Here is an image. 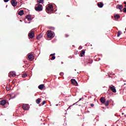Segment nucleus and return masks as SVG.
Segmentation results:
<instances>
[{
	"mask_svg": "<svg viewBox=\"0 0 126 126\" xmlns=\"http://www.w3.org/2000/svg\"><path fill=\"white\" fill-rule=\"evenodd\" d=\"M34 9L36 11H38V12L40 11H42V10H43V5L40 4H36L34 7Z\"/></svg>",
	"mask_w": 126,
	"mask_h": 126,
	"instance_id": "f257e3e1",
	"label": "nucleus"
},
{
	"mask_svg": "<svg viewBox=\"0 0 126 126\" xmlns=\"http://www.w3.org/2000/svg\"><path fill=\"white\" fill-rule=\"evenodd\" d=\"M54 10V7L53 6V5L51 4H49L48 5L46 6V11L47 12L50 11L52 12Z\"/></svg>",
	"mask_w": 126,
	"mask_h": 126,
	"instance_id": "f03ea898",
	"label": "nucleus"
},
{
	"mask_svg": "<svg viewBox=\"0 0 126 126\" xmlns=\"http://www.w3.org/2000/svg\"><path fill=\"white\" fill-rule=\"evenodd\" d=\"M47 36L48 38H53V37L54 36V34L53 33H52V31H47Z\"/></svg>",
	"mask_w": 126,
	"mask_h": 126,
	"instance_id": "7ed1b4c3",
	"label": "nucleus"
},
{
	"mask_svg": "<svg viewBox=\"0 0 126 126\" xmlns=\"http://www.w3.org/2000/svg\"><path fill=\"white\" fill-rule=\"evenodd\" d=\"M8 76L9 77H15L16 76V74L15 73V72L14 71H11L9 73Z\"/></svg>",
	"mask_w": 126,
	"mask_h": 126,
	"instance_id": "20e7f679",
	"label": "nucleus"
},
{
	"mask_svg": "<svg viewBox=\"0 0 126 126\" xmlns=\"http://www.w3.org/2000/svg\"><path fill=\"white\" fill-rule=\"evenodd\" d=\"M7 104V101L5 99H2L0 101V104L1 106H4Z\"/></svg>",
	"mask_w": 126,
	"mask_h": 126,
	"instance_id": "39448f33",
	"label": "nucleus"
},
{
	"mask_svg": "<svg viewBox=\"0 0 126 126\" xmlns=\"http://www.w3.org/2000/svg\"><path fill=\"white\" fill-rule=\"evenodd\" d=\"M29 38L30 39H33L34 38V36H35V33H34V32H31L29 33L28 35Z\"/></svg>",
	"mask_w": 126,
	"mask_h": 126,
	"instance_id": "423d86ee",
	"label": "nucleus"
},
{
	"mask_svg": "<svg viewBox=\"0 0 126 126\" xmlns=\"http://www.w3.org/2000/svg\"><path fill=\"white\" fill-rule=\"evenodd\" d=\"M28 59L29 61H33V60H34V56H33V54H29L28 56Z\"/></svg>",
	"mask_w": 126,
	"mask_h": 126,
	"instance_id": "0eeeda50",
	"label": "nucleus"
},
{
	"mask_svg": "<svg viewBox=\"0 0 126 126\" xmlns=\"http://www.w3.org/2000/svg\"><path fill=\"white\" fill-rule=\"evenodd\" d=\"M109 88L110 89V90H111V91H112V92H113V93H116V92H117V90H116V88H115V86H109Z\"/></svg>",
	"mask_w": 126,
	"mask_h": 126,
	"instance_id": "6e6552de",
	"label": "nucleus"
},
{
	"mask_svg": "<svg viewBox=\"0 0 126 126\" xmlns=\"http://www.w3.org/2000/svg\"><path fill=\"white\" fill-rule=\"evenodd\" d=\"M22 109L25 111H28L29 110V107H28V105L27 104H24L22 106Z\"/></svg>",
	"mask_w": 126,
	"mask_h": 126,
	"instance_id": "1a4fd4ad",
	"label": "nucleus"
},
{
	"mask_svg": "<svg viewBox=\"0 0 126 126\" xmlns=\"http://www.w3.org/2000/svg\"><path fill=\"white\" fill-rule=\"evenodd\" d=\"M71 82L73 85H75V86H77L78 85V83H77V82L75 80V79H72L71 80Z\"/></svg>",
	"mask_w": 126,
	"mask_h": 126,
	"instance_id": "9d476101",
	"label": "nucleus"
},
{
	"mask_svg": "<svg viewBox=\"0 0 126 126\" xmlns=\"http://www.w3.org/2000/svg\"><path fill=\"white\" fill-rule=\"evenodd\" d=\"M26 19L28 20V21H31L32 19H33V18L32 17V16L31 15H28L26 16Z\"/></svg>",
	"mask_w": 126,
	"mask_h": 126,
	"instance_id": "9b49d317",
	"label": "nucleus"
},
{
	"mask_svg": "<svg viewBox=\"0 0 126 126\" xmlns=\"http://www.w3.org/2000/svg\"><path fill=\"white\" fill-rule=\"evenodd\" d=\"M11 3L13 6H16L17 4V1H16V0H12L11 1Z\"/></svg>",
	"mask_w": 126,
	"mask_h": 126,
	"instance_id": "f8f14e48",
	"label": "nucleus"
},
{
	"mask_svg": "<svg viewBox=\"0 0 126 126\" xmlns=\"http://www.w3.org/2000/svg\"><path fill=\"white\" fill-rule=\"evenodd\" d=\"M123 5L118 4L116 5L117 9H123Z\"/></svg>",
	"mask_w": 126,
	"mask_h": 126,
	"instance_id": "ddd939ff",
	"label": "nucleus"
},
{
	"mask_svg": "<svg viewBox=\"0 0 126 126\" xmlns=\"http://www.w3.org/2000/svg\"><path fill=\"white\" fill-rule=\"evenodd\" d=\"M97 6L98 7L102 8L104 6V4L102 2H99L97 3Z\"/></svg>",
	"mask_w": 126,
	"mask_h": 126,
	"instance_id": "4468645a",
	"label": "nucleus"
},
{
	"mask_svg": "<svg viewBox=\"0 0 126 126\" xmlns=\"http://www.w3.org/2000/svg\"><path fill=\"white\" fill-rule=\"evenodd\" d=\"M85 55V50H82L81 51V53L80 54V57H84V55Z\"/></svg>",
	"mask_w": 126,
	"mask_h": 126,
	"instance_id": "2eb2a0df",
	"label": "nucleus"
},
{
	"mask_svg": "<svg viewBox=\"0 0 126 126\" xmlns=\"http://www.w3.org/2000/svg\"><path fill=\"white\" fill-rule=\"evenodd\" d=\"M100 101L101 103H102V104H104V103L106 102V99H105V97H102L100 99Z\"/></svg>",
	"mask_w": 126,
	"mask_h": 126,
	"instance_id": "dca6fc26",
	"label": "nucleus"
},
{
	"mask_svg": "<svg viewBox=\"0 0 126 126\" xmlns=\"http://www.w3.org/2000/svg\"><path fill=\"white\" fill-rule=\"evenodd\" d=\"M109 103H110V100H108L105 101L103 104L105 105V106H106V107H108V106H109Z\"/></svg>",
	"mask_w": 126,
	"mask_h": 126,
	"instance_id": "f3484780",
	"label": "nucleus"
},
{
	"mask_svg": "<svg viewBox=\"0 0 126 126\" xmlns=\"http://www.w3.org/2000/svg\"><path fill=\"white\" fill-rule=\"evenodd\" d=\"M18 14L19 15H23V14H24V11L23 10H21L20 11H19L18 12Z\"/></svg>",
	"mask_w": 126,
	"mask_h": 126,
	"instance_id": "a211bd4d",
	"label": "nucleus"
},
{
	"mask_svg": "<svg viewBox=\"0 0 126 126\" xmlns=\"http://www.w3.org/2000/svg\"><path fill=\"white\" fill-rule=\"evenodd\" d=\"M44 85L41 84V85H40L39 86H38V89H40V90H42L43 88H44Z\"/></svg>",
	"mask_w": 126,
	"mask_h": 126,
	"instance_id": "6ab92c4d",
	"label": "nucleus"
},
{
	"mask_svg": "<svg viewBox=\"0 0 126 126\" xmlns=\"http://www.w3.org/2000/svg\"><path fill=\"white\" fill-rule=\"evenodd\" d=\"M121 16L119 14L114 15V18L115 19H119Z\"/></svg>",
	"mask_w": 126,
	"mask_h": 126,
	"instance_id": "aec40b11",
	"label": "nucleus"
},
{
	"mask_svg": "<svg viewBox=\"0 0 126 126\" xmlns=\"http://www.w3.org/2000/svg\"><path fill=\"white\" fill-rule=\"evenodd\" d=\"M37 2L39 4L40 3H44V0H37Z\"/></svg>",
	"mask_w": 126,
	"mask_h": 126,
	"instance_id": "412c9836",
	"label": "nucleus"
},
{
	"mask_svg": "<svg viewBox=\"0 0 126 126\" xmlns=\"http://www.w3.org/2000/svg\"><path fill=\"white\" fill-rule=\"evenodd\" d=\"M121 34H122V32H121L120 31H119L117 32V37H120V36H121Z\"/></svg>",
	"mask_w": 126,
	"mask_h": 126,
	"instance_id": "4be33fe9",
	"label": "nucleus"
},
{
	"mask_svg": "<svg viewBox=\"0 0 126 126\" xmlns=\"http://www.w3.org/2000/svg\"><path fill=\"white\" fill-rule=\"evenodd\" d=\"M40 102H41V98H38L37 99V100H36V102L37 103V104H40Z\"/></svg>",
	"mask_w": 126,
	"mask_h": 126,
	"instance_id": "5701e85b",
	"label": "nucleus"
},
{
	"mask_svg": "<svg viewBox=\"0 0 126 126\" xmlns=\"http://www.w3.org/2000/svg\"><path fill=\"white\" fill-rule=\"evenodd\" d=\"M10 97L12 98V99H13V98H15V94H12L10 95Z\"/></svg>",
	"mask_w": 126,
	"mask_h": 126,
	"instance_id": "b1692460",
	"label": "nucleus"
},
{
	"mask_svg": "<svg viewBox=\"0 0 126 126\" xmlns=\"http://www.w3.org/2000/svg\"><path fill=\"white\" fill-rule=\"evenodd\" d=\"M46 103H47V101H46V100L43 101L42 102V106L44 105H45V104Z\"/></svg>",
	"mask_w": 126,
	"mask_h": 126,
	"instance_id": "393cba45",
	"label": "nucleus"
},
{
	"mask_svg": "<svg viewBox=\"0 0 126 126\" xmlns=\"http://www.w3.org/2000/svg\"><path fill=\"white\" fill-rule=\"evenodd\" d=\"M26 76H27V74H23L22 75V77H23L24 78H25V77H26Z\"/></svg>",
	"mask_w": 126,
	"mask_h": 126,
	"instance_id": "a878e982",
	"label": "nucleus"
},
{
	"mask_svg": "<svg viewBox=\"0 0 126 126\" xmlns=\"http://www.w3.org/2000/svg\"><path fill=\"white\" fill-rule=\"evenodd\" d=\"M41 38H42V36L41 35V34H40L38 36L37 39H38V40H40V39H41Z\"/></svg>",
	"mask_w": 126,
	"mask_h": 126,
	"instance_id": "bb28decb",
	"label": "nucleus"
},
{
	"mask_svg": "<svg viewBox=\"0 0 126 126\" xmlns=\"http://www.w3.org/2000/svg\"><path fill=\"white\" fill-rule=\"evenodd\" d=\"M56 59V57L55 56H53L51 58V61H54V60Z\"/></svg>",
	"mask_w": 126,
	"mask_h": 126,
	"instance_id": "cd10ccee",
	"label": "nucleus"
},
{
	"mask_svg": "<svg viewBox=\"0 0 126 126\" xmlns=\"http://www.w3.org/2000/svg\"><path fill=\"white\" fill-rule=\"evenodd\" d=\"M123 12H124L125 13H126V7H125L124 8H123Z\"/></svg>",
	"mask_w": 126,
	"mask_h": 126,
	"instance_id": "c85d7f7f",
	"label": "nucleus"
},
{
	"mask_svg": "<svg viewBox=\"0 0 126 126\" xmlns=\"http://www.w3.org/2000/svg\"><path fill=\"white\" fill-rule=\"evenodd\" d=\"M6 90H7V91H9V90H10V89L7 87H6Z\"/></svg>",
	"mask_w": 126,
	"mask_h": 126,
	"instance_id": "c756f323",
	"label": "nucleus"
},
{
	"mask_svg": "<svg viewBox=\"0 0 126 126\" xmlns=\"http://www.w3.org/2000/svg\"><path fill=\"white\" fill-rule=\"evenodd\" d=\"M60 75H61V76H63V72H61L60 73Z\"/></svg>",
	"mask_w": 126,
	"mask_h": 126,
	"instance_id": "7c9ffc66",
	"label": "nucleus"
},
{
	"mask_svg": "<svg viewBox=\"0 0 126 126\" xmlns=\"http://www.w3.org/2000/svg\"><path fill=\"white\" fill-rule=\"evenodd\" d=\"M56 55V53L52 54L50 55V57H52V56H55Z\"/></svg>",
	"mask_w": 126,
	"mask_h": 126,
	"instance_id": "2f4dec72",
	"label": "nucleus"
},
{
	"mask_svg": "<svg viewBox=\"0 0 126 126\" xmlns=\"http://www.w3.org/2000/svg\"><path fill=\"white\" fill-rule=\"evenodd\" d=\"M69 35L68 34H66V35H65V37H66V38H67V37H69Z\"/></svg>",
	"mask_w": 126,
	"mask_h": 126,
	"instance_id": "473e14b6",
	"label": "nucleus"
},
{
	"mask_svg": "<svg viewBox=\"0 0 126 126\" xmlns=\"http://www.w3.org/2000/svg\"><path fill=\"white\" fill-rule=\"evenodd\" d=\"M9 0H4V2H7Z\"/></svg>",
	"mask_w": 126,
	"mask_h": 126,
	"instance_id": "72a5a7b5",
	"label": "nucleus"
},
{
	"mask_svg": "<svg viewBox=\"0 0 126 126\" xmlns=\"http://www.w3.org/2000/svg\"><path fill=\"white\" fill-rule=\"evenodd\" d=\"M20 1H18V2H20V3H22V0H19Z\"/></svg>",
	"mask_w": 126,
	"mask_h": 126,
	"instance_id": "f704fd0d",
	"label": "nucleus"
},
{
	"mask_svg": "<svg viewBox=\"0 0 126 126\" xmlns=\"http://www.w3.org/2000/svg\"><path fill=\"white\" fill-rule=\"evenodd\" d=\"M124 4H125V6L126 7V1H124Z\"/></svg>",
	"mask_w": 126,
	"mask_h": 126,
	"instance_id": "c9c22d12",
	"label": "nucleus"
},
{
	"mask_svg": "<svg viewBox=\"0 0 126 126\" xmlns=\"http://www.w3.org/2000/svg\"><path fill=\"white\" fill-rule=\"evenodd\" d=\"M91 107H94V104L93 103L91 104Z\"/></svg>",
	"mask_w": 126,
	"mask_h": 126,
	"instance_id": "e433bc0d",
	"label": "nucleus"
},
{
	"mask_svg": "<svg viewBox=\"0 0 126 126\" xmlns=\"http://www.w3.org/2000/svg\"><path fill=\"white\" fill-rule=\"evenodd\" d=\"M52 30H55V28H51Z\"/></svg>",
	"mask_w": 126,
	"mask_h": 126,
	"instance_id": "4c0bfd02",
	"label": "nucleus"
},
{
	"mask_svg": "<svg viewBox=\"0 0 126 126\" xmlns=\"http://www.w3.org/2000/svg\"><path fill=\"white\" fill-rule=\"evenodd\" d=\"M79 49H82V47L80 46V47H79Z\"/></svg>",
	"mask_w": 126,
	"mask_h": 126,
	"instance_id": "58836bf2",
	"label": "nucleus"
},
{
	"mask_svg": "<svg viewBox=\"0 0 126 126\" xmlns=\"http://www.w3.org/2000/svg\"><path fill=\"white\" fill-rule=\"evenodd\" d=\"M120 12H123V10H122V9H120Z\"/></svg>",
	"mask_w": 126,
	"mask_h": 126,
	"instance_id": "ea45409f",
	"label": "nucleus"
},
{
	"mask_svg": "<svg viewBox=\"0 0 126 126\" xmlns=\"http://www.w3.org/2000/svg\"><path fill=\"white\" fill-rule=\"evenodd\" d=\"M76 103H77V102H76V103H74V104L72 105V106H74V105H75V104H76Z\"/></svg>",
	"mask_w": 126,
	"mask_h": 126,
	"instance_id": "a19ab883",
	"label": "nucleus"
},
{
	"mask_svg": "<svg viewBox=\"0 0 126 126\" xmlns=\"http://www.w3.org/2000/svg\"><path fill=\"white\" fill-rule=\"evenodd\" d=\"M79 101H81V98H80Z\"/></svg>",
	"mask_w": 126,
	"mask_h": 126,
	"instance_id": "79ce46f5",
	"label": "nucleus"
},
{
	"mask_svg": "<svg viewBox=\"0 0 126 126\" xmlns=\"http://www.w3.org/2000/svg\"><path fill=\"white\" fill-rule=\"evenodd\" d=\"M71 106H72V105H70V106L69 107V108H70V107H71Z\"/></svg>",
	"mask_w": 126,
	"mask_h": 126,
	"instance_id": "37998d69",
	"label": "nucleus"
},
{
	"mask_svg": "<svg viewBox=\"0 0 126 126\" xmlns=\"http://www.w3.org/2000/svg\"><path fill=\"white\" fill-rule=\"evenodd\" d=\"M78 102H79V100H78V101L77 102V103H78Z\"/></svg>",
	"mask_w": 126,
	"mask_h": 126,
	"instance_id": "c03bdc74",
	"label": "nucleus"
},
{
	"mask_svg": "<svg viewBox=\"0 0 126 126\" xmlns=\"http://www.w3.org/2000/svg\"><path fill=\"white\" fill-rule=\"evenodd\" d=\"M56 106H59V104H56Z\"/></svg>",
	"mask_w": 126,
	"mask_h": 126,
	"instance_id": "a18cd8bd",
	"label": "nucleus"
},
{
	"mask_svg": "<svg viewBox=\"0 0 126 126\" xmlns=\"http://www.w3.org/2000/svg\"><path fill=\"white\" fill-rule=\"evenodd\" d=\"M62 63H63V62H62Z\"/></svg>",
	"mask_w": 126,
	"mask_h": 126,
	"instance_id": "49530a36",
	"label": "nucleus"
},
{
	"mask_svg": "<svg viewBox=\"0 0 126 126\" xmlns=\"http://www.w3.org/2000/svg\"><path fill=\"white\" fill-rule=\"evenodd\" d=\"M122 115H124V113H122Z\"/></svg>",
	"mask_w": 126,
	"mask_h": 126,
	"instance_id": "de8ad7c7",
	"label": "nucleus"
},
{
	"mask_svg": "<svg viewBox=\"0 0 126 126\" xmlns=\"http://www.w3.org/2000/svg\"><path fill=\"white\" fill-rule=\"evenodd\" d=\"M125 117H126V115H125Z\"/></svg>",
	"mask_w": 126,
	"mask_h": 126,
	"instance_id": "09e8293b",
	"label": "nucleus"
}]
</instances>
